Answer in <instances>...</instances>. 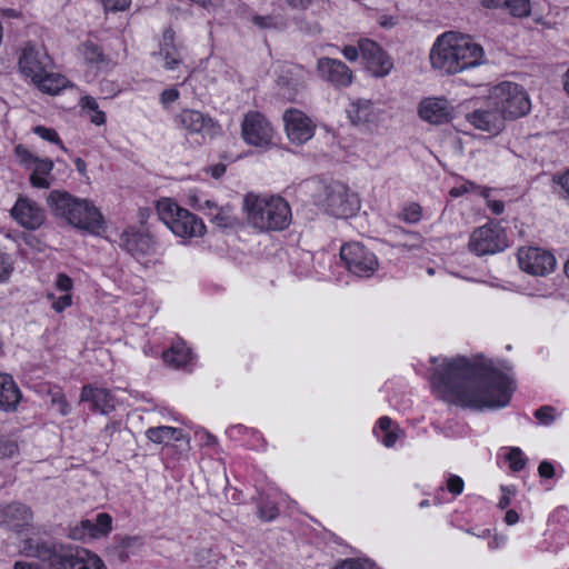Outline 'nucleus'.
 <instances>
[{
	"instance_id": "f257e3e1",
	"label": "nucleus",
	"mask_w": 569,
	"mask_h": 569,
	"mask_svg": "<svg viewBox=\"0 0 569 569\" xmlns=\"http://www.w3.org/2000/svg\"><path fill=\"white\" fill-rule=\"evenodd\" d=\"M437 396L463 408H501L510 402L512 379L490 365L470 362L465 357L447 360L431 377Z\"/></svg>"
},
{
	"instance_id": "f03ea898",
	"label": "nucleus",
	"mask_w": 569,
	"mask_h": 569,
	"mask_svg": "<svg viewBox=\"0 0 569 569\" xmlns=\"http://www.w3.org/2000/svg\"><path fill=\"white\" fill-rule=\"evenodd\" d=\"M483 49L470 37L458 32H446L438 37L430 51V62L435 69L447 74H456L482 63Z\"/></svg>"
},
{
	"instance_id": "7ed1b4c3",
	"label": "nucleus",
	"mask_w": 569,
	"mask_h": 569,
	"mask_svg": "<svg viewBox=\"0 0 569 569\" xmlns=\"http://www.w3.org/2000/svg\"><path fill=\"white\" fill-rule=\"evenodd\" d=\"M248 222L261 231H280L291 223L289 203L280 196L248 193L243 198Z\"/></svg>"
},
{
	"instance_id": "20e7f679",
	"label": "nucleus",
	"mask_w": 569,
	"mask_h": 569,
	"mask_svg": "<svg viewBox=\"0 0 569 569\" xmlns=\"http://www.w3.org/2000/svg\"><path fill=\"white\" fill-rule=\"evenodd\" d=\"M47 203L56 217L63 218L69 224L99 233L103 229L100 211L88 200L72 197L62 190H52L47 197Z\"/></svg>"
},
{
	"instance_id": "39448f33",
	"label": "nucleus",
	"mask_w": 569,
	"mask_h": 569,
	"mask_svg": "<svg viewBox=\"0 0 569 569\" xmlns=\"http://www.w3.org/2000/svg\"><path fill=\"white\" fill-rule=\"evenodd\" d=\"M30 555L49 563L50 569H106L103 561L88 550H72L38 543Z\"/></svg>"
},
{
	"instance_id": "423d86ee",
	"label": "nucleus",
	"mask_w": 569,
	"mask_h": 569,
	"mask_svg": "<svg viewBox=\"0 0 569 569\" xmlns=\"http://www.w3.org/2000/svg\"><path fill=\"white\" fill-rule=\"evenodd\" d=\"M157 213L160 220L179 238L190 239L203 237L206 233V226L200 218L169 199L158 201Z\"/></svg>"
},
{
	"instance_id": "0eeeda50",
	"label": "nucleus",
	"mask_w": 569,
	"mask_h": 569,
	"mask_svg": "<svg viewBox=\"0 0 569 569\" xmlns=\"http://www.w3.org/2000/svg\"><path fill=\"white\" fill-rule=\"evenodd\" d=\"M340 259L346 269L358 277L369 278L379 267L376 254L357 241L347 242L341 247Z\"/></svg>"
},
{
	"instance_id": "6e6552de",
	"label": "nucleus",
	"mask_w": 569,
	"mask_h": 569,
	"mask_svg": "<svg viewBox=\"0 0 569 569\" xmlns=\"http://www.w3.org/2000/svg\"><path fill=\"white\" fill-rule=\"evenodd\" d=\"M243 140L264 151L276 147V131L270 121L259 111H249L241 124Z\"/></svg>"
},
{
	"instance_id": "1a4fd4ad",
	"label": "nucleus",
	"mask_w": 569,
	"mask_h": 569,
	"mask_svg": "<svg viewBox=\"0 0 569 569\" xmlns=\"http://www.w3.org/2000/svg\"><path fill=\"white\" fill-rule=\"evenodd\" d=\"M323 207L335 218L347 219L359 209V199L341 182H332L325 187Z\"/></svg>"
},
{
	"instance_id": "9d476101",
	"label": "nucleus",
	"mask_w": 569,
	"mask_h": 569,
	"mask_svg": "<svg viewBox=\"0 0 569 569\" xmlns=\"http://www.w3.org/2000/svg\"><path fill=\"white\" fill-rule=\"evenodd\" d=\"M528 110L523 109H475L467 114L468 121L477 129L498 133L505 127L506 120L525 117Z\"/></svg>"
},
{
	"instance_id": "9b49d317",
	"label": "nucleus",
	"mask_w": 569,
	"mask_h": 569,
	"mask_svg": "<svg viewBox=\"0 0 569 569\" xmlns=\"http://www.w3.org/2000/svg\"><path fill=\"white\" fill-rule=\"evenodd\" d=\"M487 101L493 107L531 106L528 91L519 83L502 81L488 89Z\"/></svg>"
},
{
	"instance_id": "f8f14e48",
	"label": "nucleus",
	"mask_w": 569,
	"mask_h": 569,
	"mask_svg": "<svg viewBox=\"0 0 569 569\" xmlns=\"http://www.w3.org/2000/svg\"><path fill=\"white\" fill-rule=\"evenodd\" d=\"M507 246L502 229L496 224H486L476 229L469 241V248L478 256L501 251Z\"/></svg>"
},
{
	"instance_id": "ddd939ff",
	"label": "nucleus",
	"mask_w": 569,
	"mask_h": 569,
	"mask_svg": "<svg viewBox=\"0 0 569 569\" xmlns=\"http://www.w3.org/2000/svg\"><path fill=\"white\" fill-rule=\"evenodd\" d=\"M518 262L523 271L533 276H546L556 266V259L550 252L532 247L518 250Z\"/></svg>"
},
{
	"instance_id": "4468645a",
	"label": "nucleus",
	"mask_w": 569,
	"mask_h": 569,
	"mask_svg": "<svg viewBox=\"0 0 569 569\" xmlns=\"http://www.w3.org/2000/svg\"><path fill=\"white\" fill-rule=\"evenodd\" d=\"M288 139L296 144H302L313 137L316 124L300 109H287L283 114Z\"/></svg>"
},
{
	"instance_id": "2eb2a0df",
	"label": "nucleus",
	"mask_w": 569,
	"mask_h": 569,
	"mask_svg": "<svg viewBox=\"0 0 569 569\" xmlns=\"http://www.w3.org/2000/svg\"><path fill=\"white\" fill-rule=\"evenodd\" d=\"M33 519L31 508L22 502L12 501L0 505V526L20 532L29 527Z\"/></svg>"
},
{
	"instance_id": "dca6fc26",
	"label": "nucleus",
	"mask_w": 569,
	"mask_h": 569,
	"mask_svg": "<svg viewBox=\"0 0 569 569\" xmlns=\"http://www.w3.org/2000/svg\"><path fill=\"white\" fill-rule=\"evenodd\" d=\"M12 218L23 228L36 230L46 219L44 210L34 201L20 197L11 209Z\"/></svg>"
},
{
	"instance_id": "f3484780",
	"label": "nucleus",
	"mask_w": 569,
	"mask_h": 569,
	"mask_svg": "<svg viewBox=\"0 0 569 569\" xmlns=\"http://www.w3.org/2000/svg\"><path fill=\"white\" fill-rule=\"evenodd\" d=\"M359 51L367 61L368 70H370L373 76L383 77L392 68L390 58L376 42L369 39H361L359 41Z\"/></svg>"
},
{
	"instance_id": "a211bd4d",
	"label": "nucleus",
	"mask_w": 569,
	"mask_h": 569,
	"mask_svg": "<svg viewBox=\"0 0 569 569\" xmlns=\"http://www.w3.org/2000/svg\"><path fill=\"white\" fill-rule=\"evenodd\" d=\"M52 61L46 52L34 50L33 47H26L19 59V67L22 73L34 82L51 67Z\"/></svg>"
},
{
	"instance_id": "6ab92c4d",
	"label": "nucleus",
	"mask_w": 569,
	"mask_h": 569,
	"mask_svg": "<svg viewBox=\"0 0 569 569\" xmlns=\"http://www.w3.org/2000/svg\"><path fill=\"white\" fill-rule=\"evenodd\" d=\"M317 69L322 79L336 87H347L353 79L352 71L340 60L321 58L318 60Z\"/></svg>"
},
{
	"instance_id": "aec40b11",
	"label": "nucleus",
	"mask_w": 569,
	"mask_h": 569,
	"mask_svg": "<svg viewBox=\"0 0 569 569\" xmlns=\"http://www.w3.org/2000/svg\"><path fill=\"white\" fill-rule=\"evenodd\" d=\"M178 119L181 126L191 132L213 137L220 130L212 118L206 116L198 109H182Z\"/></svg>"
},
{
	"instance_id": "412c9836",
	"label": "nucleus",
	"mask_w": 569,
	"mask_h": 569,
	"mask_svg": "<svg viewBox=\"0 0 569 569\" xmlns=\"http://www.w3.org/2000/svg\"><path fill=\"white\" fill-rule=\"evenodd\" d=\"M80 402H91V409L108 415L116 407L113 396L107 389L86 385L81 389Z\"/></svg>"
},
{
	"instance_id": "4be33fe9",
	"label": "nucleus",
	"mask_w": 569,
	"mask_h": 569,
	"mask_svg": "<svg viewBox=\"0 0 569 569\" xmlns=\"http://www.w3.org/2000/svg\"><path fill=\"white\" fill-rule=\"evenodd\" d=\"M277 84L281 90L282 96L289 102H295L297 93L306 86L301 68L288 70L280 74L277 79Z\"/></svg>"
},
{
	"instance_id": "5701e85b",
	"label": "nucleus",
	"mask_w": 569,
	"mask_h": 569,
	"mask_svg": "<svg viewBox=\"0 0 569 569\" xmlns=\"http://www.w3.org/2000/svg\"><path fill=\"white\" fill-rule=\"evenodd\" d=\"M21 392L10 375L0 373V408L6 411L17 409Z\"/></svg>"
},
{
	"instance_id": "b1692460",
	"label": "nucleus",
	"mask_w": 569,
	"mask_h": 569,
	"mask_svg": "<svg viewBox=\"0 0 569 569\" xmlns=\"http://www.w3.org/2000/svg\"><path fill=\"white\" fill-rule=\"evenodd\" d=\"M139 548V538L123 536L118 538L112 546L108 548L110 557L119 562H126L130 555Z\"/></svg>"
},
{
	"instance_id": "393cba45",
	"label": "nucleus",
	"mask_w": 569,
	"mask_h": 569,
	"mask_svg": "<svg viewBox=\"0 0 569 569\" xmlns=\"http://www.w3.org/2000/svg\"><path fill=\"white\" fill-rule=\"evenodd\" d=\"M162 357L168 366L178 369L184 367L190 361L191 351L184 341L177 340L169 350L163 352Z\"/></svg>"
},
{
	"instance_id": "a878e982",
	"label": "nucleus",
	"mask_w": 569,
	"mask_h": 569,
	"mask_svg": "<svg viewBox=\"0 0 569 569\" xmlns=\"http://www.w3.org/2000/svg\"><path fill=\"white\" fill-rule=\"evenodd\" d=\"M33 171L30 174V183L34 188H41V189H48L50 188L51 183L48 180L47 176L52 171L53 169V162L46 158V159H39L34 161L33 163Z\"/></svg>"
},
{
	"instance_id": "bb28decb",
	"label": "nucleus",
	"mask_w": 569,
	"mask_h": 569,
	"mask_svg": "<svg viewBox=\"0 0 569 569\" xmlns=\"http://www.w3.org/2000/svg\"><path fill=\"white\" fill-rule=\"evenodd\" d=\"M147 437L150 441L159 445H169L171 440L181 441L186 439L181 429L167 426L148 429Z\"/></svg>"
},
{
	"instance_id": "cd10ccee",
	"label": "nucleus",
	"mask_w": 569,
	"mask_h": 569,
	"mask_svg": "<svg viewBox=\"0 0 569 569\" xmlns=\"http://www.w3.org/2000/svg\"><path fill=\"white\" fill-rule=\"evenodd\" d=\"M67 82L68 81L63 76L49 72L48 70L34 81L42 92H47L49 94H57L61 89L66 88Z\"/></svg>"
},
{
	"instance_id": "c85d7f7f",
	"label": "nucleus",
	"mask_w": 569,
	"mask_h": 569,
	"mask_svg": "<svg viewBox=\"0 0 569 569\" xmlns=\"http://www.w3.org/2000/svg\"><path fill=\"white\" fill-rule=\"evenodd\" d=\"M83 57L88 63L94 64L100 70L107 69L111 63L110 58L103 53L102 48L91 41L83 43Z\"/></svg>"
},
{
	"instance_id": "c756f323",
	"label": "nucleus",
	"mask_w": 569,
	"mask_h": 569,
	"mask_svg": "<svg viewBox=\"0 0 569 569\" xmlns=\"http://www.w3.org/2000/svg\"><path fill=\"white\" fill-rule=\"evenodd\" d=\"M351 124L370 130L377 122V113L372 109H348Z\"/></svg>"
},
{
	"instance_id": "7c9ffc66",
	"label": "nucleus",
	"mask_w": 569,
	"mask_h": 569,
	"mask_svg": "<svg viewBox=\"0 0 569 569\" xmlns=\"http://www.w3.org/2000/svg\"><path fill=\"white\" fill-rule=\"evenodd\" d=\"M111 525L112 518L106 512L97 515L94 522L89 519L81 521V526L93 537L107 535L111 530Z\"/></svg>"
},
{
	"instance_id": "2f4dec72",
	"label": "nucleus",
	"mask_w": 569,
	"mask_h": 569,
	"mask_svg": "<svg viewBox=\"0 0 569 569\" xmlns=\"http://www.w3.org/2000/svg\"><path fill=\"white\" fill-rule=\"evenodd\" d=\"M142 236L138 231L126 230L120 237V246L123 247L131 256L139 257L141 254Z\"/></svg>"
},
{
	"instance_id": "473e14b6",
	"label": "nucleus",
	"mask_w": 569,
	"mask_h": 569,
	"mask_svg": "<svg viewBox=\"0 0 569 569\" xmlns=\"http://www.w3.org/2000/svg\"><path fill=\"white\" fill-rule=\"evenodd\" d=\"M419 117L431 124H441L451 120L448 109H418Z\"/></svg>"
},
{
	"instance_id": "72a5a7b5",
	"label": "nucleus",
	"mask_w": 569,
	"mask_h": 569,
	"mask_svg": "<svg viewBox=\"0 0 569 569\" xmlns=\"http://www.w3.org/2000/svg\"><path fill=\"white\" fill-rule=\"evenodd\" d=\"M502 8H506L511 16L517 18L528 17L531 11L529 0H503Z\"/></svg>"
},
{
	"instance_id": "f704fd0d",
	"label": "nucleus",
	"mask_w": 569,
	"mask_h": 569,
	"mask_svg": "<svg viewBox=\"0 0 569 569\" xmlns=\"http://www.w3.org/2000/svg\"><path fill=\"white\" fill-rule=\"evenodd\" d=\"M212 222L220 228H232L238 224V219L232 213L231 208L227 206L218 210V212L212 217Z\"/></svg>"
},
{
	"instance_id": "c9c22d12",
	"label": "nucleus",
	"mask_w": 569,
	"mask_h": 569,
	"mask_svg": "<svg viewBox=\"0 0 569 569\" xmlns=\"http://www.w3.org/2000/svg\"><path fill=\"white\" fill-rule=\"evenodd\" d=\"M333 569H379L369 559H346Z\"/></svg>"
},
{
	"instance_id": "e433bc0d",
	"label": "nucleus",
	"mask_w": 569,
	"mask_h": 569,
	"mask_svg": "<svg viewBox=\"0 0 569 569\" xmlns=\"http://www.w3.org/2000/svg\"><path fill=\"white\" fill-rule=\"evenodd\" d=\"M33 132L40 136L42 139L58 144L62 150L67 151L56 130L46 128L43 126H37L33 128Z\"/></svg>"
},
{
	"instance_id": "4c0bfd02",
	"label": "nucleus",
	"mask_w": 569,
	"mask_h": 569,
	"mask_svg": "<svg viewBox=\"0 0 569 569\" xmlns=\"http://www.w3.org/2000/svg\"><path fill=\"white\" fill-rule=\"evenodd\" d=\"M507 460L510 462V469L516 472L522 470L526 466V459L519 448H511L507 455Z\"/></svg>"
},
{
	"instance_id": "58836bf2",
	"label": "nucleus",
	"mask_w": 569,
	"mask_h": 569,
	"mask_svg": "<svg viewBox=\"0 0 569 569\" xmlns=\"http://www.w3.org/2000/svg\"><path fill=\"white\" fill-rule=\"evenodd\" d=\"M400 218L408 223H416L421 218V207L418 203H411L402 210Z\"/></svg>"
},
{
	"instance_id": "ea45409f",
	"label": "nucleus",
	"mask_w": 569,
	"mask_h": 569,
	"mask_svg": "<svg viewBox=\"0 0 569 569\" xmlns=\"http://www.w3.org/2000/svg\"><path fill=\"white\" fill-rule=\"evenodd\" d=\"M13 271L11 257L0 251V282L7 281Z\"/></svg>"
},
{
	"instance_id": "a19ab883",
	"label": "nucleus",
	"mask_w": 569,
	"mask_h": 569,
	"mask_svg": "<svg viewBox=\"0 0 569 569\" xmlns=\"http://www.w3.org/2000/svg\"><path fill=\"white\" fill-rule=\"evenodd\" d=\"M18 452V443L14 440L0 437V458H11Z\"/></svg>"
},
{
	"instance_id": "79ce46f5",
	"label": "nucleus",
	"mask_w": 569,
	"mask_h": 569,
	"mask_svg": "<svg viewBox=\"0 0 569 569\" xmlns=\"http://www.w3.org/2000/svg\"><path fill=\"white\" fill-rule=\"evenodd\" d=\"M392 233L396 238H400L401 236L402 237H407L408 238V241L411 242L410 247H418L420 241H421V237L418 232H412V231H407L405 230L403 228H400V227H396L393 230H392ZM401 246L403 247H409V244L407 242H403L401 243Z\"/></svg>"
},
{
	"instance_id": "37998d69",
	"label": "nucleus",
	"mask_w": 569,
	"mask_h": 569,
	"mask_svg": "<svg viewBox=\"0 0 569 569\" xmlns=\"http://www.w3.org/2000/svg\"><path fill=\"white\" fill-rule=\"evenodd\" d=\"M51 405L57 407L58 411L66 416L70 412V406L64 397V395L60 391L51 392Z\"/></svg>"
},
{
	"instance_id": "c03bdc74",
	"label": "nucleus",
	"mask_w": 569,
	"mask_h": 569,
	"mask_svg": "<svg viewBox=\"0 0 569 569\" xmlns=\"http://www.w3.org/2000/svg\"><path fill=\"white\" fill-rule=\"evenodd\" d=\"M14 152L19 158L20 162L28 169H30L33 166L34 161L38 160V157L33 156L28 149H26L21 144H18L16 147Z\"/></svg>"
},
{
	"instance_id": "a18cd8bd",
	"label": "nucleus",
	"mask_w": 569,
	"mask_h": 569,
	"mask_svg": "<svg viewBox=\"0 0 569 569\" xmlns=\"http://www.w3.org/2000/svg\"><path fill=\"white\" fill-rule=\"evenodd\" d=\"M535 417L543 425H550L555 421V408L551 406H542L535 411Z\"/></svg>"
},
{
	"instance_id": "49530a36",
	"label": "nucleus",
	"mask_w": 569,
	"mask_h": 569,
	"mask_svg": "<svg viewBox=\"0 0 569 569\" xmlns=\"http://www.w3.org/2000/svg\"><path fill=\"white\" fill-rule=\"evenodd\" d=\"M107 11H123L129 8L130 0H99Z\"/></svg>"
},
{
	"instance_id": "de8ad7c7",
	"label": "nucleus",
	"mask_w": 569,
	"mask_h": 569,
	"mask_svg": "<svg viewBox=\"0 0 569 569\" xmlns=\"http://www.w3.org/2000/svg\"><path fill=\"white\" fill-rule=\"evenodd\" d=\"M465 482L456 475H452L447 480V489L453 495H460L463 491Z\"/></svg>"
},
{
	"instance_id": "09e8293b",
	"label": "nucleus",
	"mask_w": 569,
	"mask_h": 569,
	"mask_svg": "<svg viewBox=\"0 0 569 569\" xmlns=\"http://www.w3.org/2000/svg\"><path fill=\"white\" fill-rule=\"evenodd\" d=\"M259 516L263 520H273L278 516V508L273 503L260 506Z\"/></svg>"
},
{
	"instance_id": "8fccbe9b",
	"label": "nucleus",
	"mask_w": 569,
	"mask_h": 569,
	"mask_svg": "<svg viewBox=\"0 0 569 569\" xmlns=\"http://www.w3.org/2000/svg\"><path fill=\"white\" fill-rule=\"evenodd\" d=\"M72 286H73V281L72 279L64 274V273H59L58 274V278H57V281H56V287L61 290V291H64V292H69L71 289H72Z\"/></svg>"
},
{
	"instance_id": "3c124183",
	"label": "nucleus",
	"mask_w": 569,
	"mask_h": 569,
	"mask_svg": "<svg viewBox=\"0 0 569 569\" xmlns=\"http://www.w3.org/2000/svg\"><path fill=\"white\" fill-rule=\"evenodd\" d=\"M403 431L399 428L391 429L390 431L385 433V437L382 439V442L386 447L390 448L392 447L400 435H402Z\"/></svg>"
},
{
	"instance_id": "603ef678",
	"label": "nucleus",
	"mask_w": 569,
	"mask_h": 569,
	"mask_svg": "<svg viewBox=\"0 0 569 569\" xmlns=\"http://www.w3.org/2000/svg\"><path fill=\"white\" fill-rule=\"evenodd\" d=\"M179 97V91L176 88L166 89L160 96V102L168 104L174 102Z\"/></svg>"
},
{
	"instance_id": "864d4df0",
	"label": "nucleus",
	"mask_w": 569,
	"mask_h": 569,
	"mask_svg": "<svg viewBox=\"0 0 569 569\" xmlns=\"http://www.w3.org/2000/svg\"><path fill=\"white\" fill-rule=\"evenodd\" d=\"M284 3L293 10L305 11L313 2V0H283Z\"/></svg>"
},
{
	"instance_id": "5fc2aeb1",
	"label": "nucleus",
	"mask_w": 569,
	"mask_h": 569,
	"mask_svg": "<svg viewBox=\"0 0 569 569\" xmlns=\"http://www.w3.org/2000/svg\"><path fill=\"white\" fill-rule=\"evenodd\" d=\"M72 299L69 293L61 296L57 301L52 303V308L57 312L63 311L67 307L71 306Z\"/></svg>"
},
{
	"instance_id": "6e6d98bb",
	"label": "nucleus",
	"mask_w": 569,
	"mask_h": 569,
	"mask_svg": "<svg viewBox=\"0 0 569 569\" xmlns=\"http://www.w3.org/2000/svg\"><path fill=\"white\" fill-rule=\"evenodd\" d=\"M442 103H449L445 97L425 98L420 101L419 107H440Z\"/></svg>"
},
{
	"instance_id": "4d7b16f0",
	"label": "nucleus",
	"mask_w": 569,
	"mask_h": 569,
	"mask_svg": "<svg viewBox=\"0 0 569 569\" xmlns=\"http://www.w3.org/2000/svg\"><path fill=\"white\" fill-rule=\"evenodd\" d=\"M539 476L542 478H552L555 476V468L548 461H542L538 467Z\"/></svg>"
},
{
	"instance_id": "13d9d810",
	"label": "nucleus",
	"mask_w": 569,
	"mask_h": 569,
	"mask_svg": "<svg viewBox=\"0 0 569 569\" xmlns=\"http://www.w3.org/2000/svg\"><path fill=\"white\" fill-rule=\"evenodd\" d=\"M476 188V186L472 183V182H466L463 184H461L460 187H455L450 190V196L451 197H460L467 192H469L470 190H473Z\"/></svg>"
},
{
	"instance_id": "bf43d9fd",
	"label": "nucleus",
	"mask_w": 569,
	"mask_h": 569,
	"mask_svg": "<svg viewBox=\"0 0 569 569\" xmlns=\"http://www.w3.org/2000/svg\"><path fill=\"white\" fill-rule=\"evenodd\" d=\"M90 111H92V113H90V121L97 126H101L106 122V114L103 111L99 110V109H89Z\"/></svg>"
},
{
	"instance_id": "052dcab7",
	"label": "nucleus",
	"mask_w": 569,
	"mask_h": 569,
	"mask_svg": "<svg viewBox=\"0 0 569 569\" xmlns=\"http://www.w3.org/2000/svg\"><path fill=\"white\" fill-rule=\"evenodd\" d=\"M207 172H209L212 178L219 179L224 174L226 166L223 163H217V164L210 166L207 169Z\"/></svg>"
},
{
	"instance_id": "680f3d73",
	"label": "nucleus",
	"mask_w": 569,
	"mask_h": 569,
	"mask_svg": "<svg viewBox=\"0 0 569 569\" xmlns=\"http://www.w3.org/2000/svg\"><path fill=\"white\" fill-rule=\"evenodd\" d=\"M342 53L350 61H355L359 57L358 48L353 46H346Z\"/></svg>"
},
{
	"instance_id": "e2e57ef3",
	"label": "nucleus",
	"mask_w": 569,
	"mask_h": 569,
	"mask_svg": "<svg viewBox=\"0 0 569 569\" xmlns=\"http://www.w3.org/2000/svg\"><path fill=\"white\" fill-rule=\"evenodd\" d=\"M488 207L491 209L492 213L495 214H501L505 210V204L500 200H489L488 199Z\"/></svg>"
},
{
	"instance_id": "0e129e2a",
	"label": "nucleus",
	"mask_w": 569,
	"mask_h": 569,
	"mask_svg": "<svg viewBox=\"0 0 569 569\" xmlns=\"http://www.w3.org/2000/svg\"><path fill=\"white\" fill-rule=\"evenodd\" d=\"M253 22L261 28H271L274 26L271 17H254Z\"/></svg>"
},
{
	"instance_id": "69168bd1",
	"label": "nucleus",
	"mask_w": 569,
	"mask_h": 569,
	"mask_svg": "<svg viewBox=\"0 0 569 569\" xmlns=\"http://www.w3.org/2000/svg\"><path fill=\"white\" fill-rule=\"evenodd\" d=\"M393 422L389 417H382L379 419V428L385 433L391 430Z\"/></svg>"
},
{
	"instance_id": "338daca9",
	"label": "nucleus",
	"mask_w": 569,
	"mask_h": 569,
	"mask_svg": "<svg viewBox=\"0 0 569 569\" xmlns=\"http://www.w3.org/2000/svg\"><path fill=\"white\" fill-rule=\"evenodd\" d=\"M566 197H569V170L560 178L559 181Z\"/></svg>"
},
{
	"instance_id": "774afa93",
	"label": "nucleus",
	"mask_w": 569,
	"mask_h": 569,
	"mask_svg": "<svg viewBox=\"0 0 569 569\" xmlns=\"http://www.w3.org/2000/svg\"><path fill=\"white\" fill-rule=\"evenodd\" d=\"M13 569H41L38 565L17 561L13 566Z\"/></svg>"
}]
</instances>
